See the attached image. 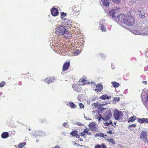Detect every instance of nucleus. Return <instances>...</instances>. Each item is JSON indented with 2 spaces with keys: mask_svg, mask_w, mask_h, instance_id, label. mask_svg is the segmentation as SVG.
I'll return each mask as SVG.
<instances>
[{
  "mask_svg": "<svg viewBox=\"0 0 148 148\" xmlns=\"http://www.w3.org/2000/svg\"><path fill=\"white\" fill-rule=\"evenodd\" d=\"M79 105L80 108H84V105L83 103H79Z\"/></svg>",
  "mask_w": 148,
  "mask_h": 148,
  "instance_id": "nucleus-43",
  "label": "nucleus"
},
{
  "mask_svg": "<svg viewBox=\"0 0 148 148\" xmlns=\"http://www.w3.org/2000/svg\"><path fill=\"white\" fill-rule=\"evenodd\" d=\"M101 27V29L102 30V32H106V28L104 27V26L103 24H102L100 26Z\"/></svg>",
  "mask_w": 148,
  "mask_h": 148,
  "instance_id": "nucleus-30",
  "label": "nucleus"
},
{
  "mask_svg": "<svg viewBox=\"0 0 148 148\" xmlns=\"http://www.w3.org/2000/svg\"><path fill=\"white\" fill-rule=\"evenodd\" d=\"M64 49V45H62V46H59L58 47L56 52L60 55H64L65 54Z\"/></svg>",
  "mask_w": 148,
  "mask_h": 148,
  "instance_id": "nucleus-6",
  "label": "nucleus"
},
{
  "mask_svg": "<svg viewBox=\"0 0 148 148\" xmlns=\"http://www.w3.org/2000/svg\"><path fill=\"white\" fill-rule=\"evenodd\" d=\"M80 84H73L72 85L73 88V89L77 92H79L80 90V89L79 86Z\"/></svg>",
  "mask_w": 148,
  "mask_h": 148,
  "instance_id": "nucleus-16",
  "label": "nucleus"
},
{
  "mask_svg": "<svg viewBox=\"0 0 148 148\" xmlns=\"http://www.w3.org/2000/svg\"><path fill=\"white\" fill-rule=\"evenodd\" d=\"M137 121L138 122H139L140 123H144V118L142 119H140L138 118L137 119Z\"/></svg>",
  "mask_w": 148,
  "mask_h": 148,
  "instance_id": "nucleus-33",
  "label": "nucleus"
},
{
  "mask_svg": "<svg viewBox=\"0 0 148 148\" xmlns=\"http://www.w3.org/2000/svg\"><path fill=\"white\" fill-rule=\"evenodd\" d=\"M114 112V117L116 120H119L122 118L123 114L121 112L117 110H115Z\"/></svg>",
  "mask_w": 148,
  "mask_h": 148,
  "instance_id": "nucleus-5",
  "label": "nucleus"
},
{
  "mask_svg": "<svg viewBox=\"0 0 148 148\" xmlns=\"http://www.w3.org/2000/svg\"><path fill=\"white\" fill-rule=\"evenodd\" d=\"M9 134L8 132H4L1 134V137L3 138H6L9 137Z\"/></svg>",
  "mask_w": 148,
  "mask_h": 148,
  "instance_id": "nucleus-19",
  "label": "nucleus"
},
{
  "mask_svg": "<svg viewBox=\"0 0 148 148\" xmlns=\"http://www.w3.org/2000/svg\"><path fill=\"white\" fill-rule=\"evenodd\" d=\"M107 140L108 142L110 143H111L113 144H115V142L114 140L112 138H108V139H107Z\"/></svg>",
  "mask_w": 148,
  "mask_h": 148,
  "instance_id": "nucleus-28",
  "label": "nucleus"
},
{
  "mask_svg": "<svg viewBox=\"0 0 148 148\" xmlns=\"http://www.w3.org/2000/svg\"><path fill=\"white\" fill-rule=\"evenodd\" d=\"M67 12L68 14H69V15H71L72 14V9L71 8H70L69 10Z\"/></svg>",
  "mask_w": 148,
  "mask_h": 148,
  "instance_id": "nucleus-35",
  "label": "nucleus"
},
{
  "mask_svg": "<svg viewBox=\"0 0 148 148\" xmlns=\"http://www.w3.org/2000/svg\"><path fill=\"white\" fill-rule=\"evenodd\" d=\"M99 98L101 99L105 100L106 99H109V97L106 95H103L99 97Z\"/></svg>",
  "mask_w": 148,
  "mask_h": 148,
  "instance_id": "nucleus-26",
  "label": "nucleus"
},
{
  "mask_svg": "<svg viewBox=\"0 0 148 148\" xmlns=\"http://www.w3.org/2000/svg\"><path fill=\"white\" fill-rule=\"evenodd\" d=\"M82 95L81 94L79 95L77 97V99L78 101H79L80 102H82L83 101V99L82 98Z\"/></svg>",
  "mask_w": 148,
  "mask_h": 148,
  "instance_id": "nucleus-32",
  "label": "nucleus"
},
{
  "mask_svg": "<svg viewBox=\"0 0 148 148\" xmlns=\"http://www.w3.org/2000/svg\"><path fill=\"white\" fill-rule=\"evenodd\" d=\"M80 53V51L79 50H76L75 51L74 54L75 55H77L79 54Z\"/></svg>",
  "mask_w": 148,
  "mask_h": 148,
  "instance_id": "nucleus-40",
  "label": "nucleus"
},
{
  "mask_svg": "<svg viewBox=\"0 0 148 148\" xmlns=\"http://www.w3.org/2000/svg\"><path fill=\"white\" fill-rule=\"evenodd\" d=\"M25 77H26L27 78V77H28V78H29V77H31L30 76V74L29 73H28L27 74H25Z\"/></svg>",
  "mask_w": 148,
  "mask_h": 148,
  "instance_id": "nucleus-45",
  "label": "nucleus"
},
{
  "mask_svg": "<svg viewBox=\"0 0 148 148\" xmlns=\"http://www.w3.org/2000/svg\"><path fill=\"white\" fill-rule=\"evenodd\" d=\"M140 138L144 142L147 143V132L146 131H143L141 132Z\"/></svg>",
  "mask_w": 148,
  "mask_h": 148,
  "instance_id": "nucleus-8",
  "label": "nucleus"
},
{
  "mask_svg": "<svg viewBox=\"0 0 148 148\" xmlns=\"http://www.w3.org/2000/svg\"><path fill=\"white\" fill-rule=\"evenodd\" d=\"M113 87L114 88H117L120 85L119 84L116 82H111Z\"/></svg>",
  "mask_w": 148,
  "mask_h": 148,
  "instance_id": "nucleus-21",
  "label": "nucleus"
},
{
  "mask_svg": "<svg viewBox=\"0 0 148 148\" xmlns=\"http://www.w3.org/2000/svg\"><path fill=\"white\" fill-rule=\"evenodd\" d=\"M142 82L144 84H146L147 83L146 81H143Z\"/></svg>",
  "mask_w": 148,
  "mask_h": 148,
  "instance_id": "nucleus-58",
  "label": "nucleus"
},
{
  "mask_svg": "<svg viewBox=\"0 0 148 148\" xmlns=\"http://www.w3.org/2000/svg\"><path fill=\"white\" fill-rule=\"evenodd\" d=\"M38 134L39 136L41 137H43L45 136V132L42 131H39L38 132Z\"/></svg>",
  "mask_w": 148,
  "mask_h": 148,
  "instance_id": "nucleus-29",
  "label": "nucleus"
},
{
  "mask_svg": "<svg viewBox=\"0 0 148 148\" xmlns=\"http://www.w3.org/2000/svg\"><path fill=\"white\" fill-rule=\"evenodd\" d=\"M103 5L105 6H108L110 3L108 0H101Z\"/></svg>",
  "mask_w": 148,
  "mask_h": 148,
  "instance_id": "nucleus-20",
  "label": "nucleus"
},
{
  "mask_svg": "<svg viewBox=\"0 0 148 148\" xmlns=\"http://www.w3.org/2000/svg\"><path fill=\"white\" fill-rule=\"evenodd\" d=\"M136 116H134V115L133 116L129 119L128 122L129 123H130V122H133L136 120Z\"/></svg>",
  "mask_w": 148,
  "mask_h": 148,
  "instance_id": "nucleus-22",
  "label": "nucleus"
},
{
  "mask_svg": "<svg viewBox=\"0 0 148 148\" xmlns=\"http://www.w3.org/2000/svg\"><path fill=\"white\" fill-rule=\"evenodd\" d=\"M108 132L110 134H112V131L111 130H109Z\"/></svg>",
  "mask_w": 148,
  "mask_h": 148,
  "instance_id": "nucleus-61",
  "label": "nucleus"
},
{
  "mask_svg": "<svg viewBox=\"0 0 148 148\" xmlns=\"http://www.w3.org/2000/svg\"><path fill=\"white\" fill-rule=\"evenodd\" d=\"M136 126V124H132L130 125L128 127L130 128L131 127H135Z\"/></svg>",
  "mask_w": 148,
  "mask_h": 148,
  "instance_id": "nucleus-42",
  "label": "nucleus"
},
{
  "mask_svg": "<svg viewBox=\"0 0 148 148\" xmlns=\"http://www.w3.org/2000/svg\"><path fill=\"white\" fill-rule=\"evenodd\" d=\"M80 135L82 136H83L85 134V133H84V132H83L81 133H80Z\"/></svg>",
  "mask_w": 148,
  "mask_h": 148,
  "instance_id": "nucleus-54",
  "label": "nucleus"
},
{
  "mask_svg": "<svg viewBox=\"0 0 148 148\" xmlns=\"http://www.w3.org/2000/svg\"><path fill=\"white\" fill-rule=\"evenodd\" d=\"M89 126L90 129L93 131H96L97 129V125L93 122L90 123Z\"/></svg>",
  "mask_w": 148,
  "mask_h": 148,
  "instance_id": "nucleus-9",
  "label": "nucleus"
},
{
  "mask_svg": "<svg viewBox=\"0 0 148 148\" xmlns=\"http://www.w3.org/2000/svg\"><path fill=\"white\" fill-rule=\"evenodd\" d=\"M145 55L147 57H148V51L146 52Z\"/></svg>",
  "mask_w": 148,
  "mask_h": 148,
  "instance_id": "nucleus-59",
  "label": "nucleus"
},
{
  "mask_svg": "<svg viewBox=\"0 0 148 148\" xmlns=\"http://www.w3.org/2000/svg\"><path fill=\"white\" fill-rule=\"evenodd\" d=\"M84 118L85 119H86V120H91V119L90 118H88L87 117L85 116L84 115Z\"/></svg>",
  "mask_w": 148,
  "mask_h": 148,
  "instance_id": "nucleus-47",
  "label": "nucleus"
},
{
  "mask_svg": "<svg viewBox=\"0 0 148 148\" xmlns=\"http://www.w3.org/2000/svg\"><path fill=\"white\" fill-rule=\"evenodd\" d=\"M111 117V112L110 111H106L104 116L103 120L104 121H107Z\"/></svg>",
  "mask_w": 148,
  "mask_h": 148,
  "instance_id": "nucleus-7",
  "label": "nucleus"
},
{
  "mask_svg": "<svg viewBox=\"0 0 148 148\" xmlns=\"http://www.w3.org/2000/svg\"><path fill=\"white\" fill-rule=\"evenodd\" d=\"M45 120L44 119H41L40 121V122L41 123H43L45 122Z\"/></svg>",
  "mask_w": 148,
  "mask_h": 148,
  "instance_id": "nucleus-57",
  "label": "nucleus"
},
{
  "mask_svg": "<svg viewBox=\"0 0 148 148\" xmlns=\"http://www.w3.org/2000/svg\"><path fill=\"white\" fill-rule=\"evenodd\" d=\"M95 148H101V145H98L96 146Z\"/></svg>",
  "mask_w": 148,
  "mask_h": 148,
  "instance_id": "nucleus-50",
  "label": "nucleus"
},
{
  "mask_svg": "<svg viewBox=\"0 0 148 148\" xmlns=\"http://www.w3.org/2000/svg\"><path fill=\"white\" fill-rule=\"evenodd\" d=\"M132 26L130 27V28H127L125 27H124V28H128L129 30L134 34L137 35H147L148 32H141L140 30V27L139 26L138 24L137 23L136 24H134L132 25Z\"/></svg>",
  "mask_w": 148,
  "mask_h": 148,
  "instance_id": "nucleus-2",
  "label": "nucleus"
},
{
  "mask_svg": "<svg viewBox=\"0 0 148 148\" xmlns=\"http://www.w3.org/2000/svg\"><path fill=\"white\" fill-rule=\"evenodd\" d=\"M51 14L53 16H56L59 14L58 9L55 8H53L51 10Z\"/></svg>",
  "mask_w": 148,
  "mask_h": 148,
  "instance_id": "nucleus-10",
  "label": "nucleus"
},
{
  "mask_svg": "<svg viewBox=\"0 0 148 148\" xmlns=\"http://www.w3.org/2000/svg\"><path fill=\"white\" fill-rule=\"evenodd\" d=\"M141 27H140V29H143L146 28L148 27V20L145 21L141 23Z\"/></svg>",
  "mask_w": 148,
  "mask_h": 148,
  "instance_id": "nucleus-11",
  "label": "nucleus"
},
{
  "mask_svg": "<svg viewBox=\"0 0 148 148\" xmlns=\"http://www.w3.org/2000/svg\"><path fill=\"white\" fill-rule=\"evenodd\" d=\"M118 19L120 22L123 23L125 25L129 26L134 24L135 20L131 16H125L124 15L120 14L117 17Z\"/></svg>",
  "mask_w": 148,
  "mask_h": 148,
  "instance_id": "nucleus-1",
  "label": "nucleus"
},
{
  "mask_svg": "<svg viewBox=\"0 0 148 148\" xmlns=\"http://www.w3.org/2000/svg\"><path fill=\"white\" fill-rule=\"evenodd\" d=\"M70 134L73 136H75L77 138H79V136L78 134V132L77 131H72L71 133Z\"/></svg>",
  "mask_w": 148,
  "mask_h": 148,
  "instance_id": "nucleus-17",
  "label": "nucleus"
},
{
  "mask_svg": "<svg viewBox=\"0 0 148 148\" xmlns=\"http://www.w3.org/2000/svg\"><path fill=\"white\" fill-rule=\"evenodd\" d=\"M79 82H81L82 83L81 84H79L81 85H84L87 84V83L86 81L84 79H80Z\"/></svg>",
  "mask_w": 148,
  "mask_h": 148,
  "instance_id": "nucleus-27",
  "label": "nucleus"
},
{
  "mask_svg": "<svg viewBox=\"0 0 148 148\" xmlns=\"http://www.w3.org/2000/svg\"><path fill=\"white\" fill-rule=\"evenodd\" d=\"M63 125L65 127V123H64L63 124Z\"/></svg>",
  "mask_w": 148,
  "mask_h": 148,
  "instance_id": "nucleus-64",
  "label": "nucleus"
},
{
  "mask_svg": "<svg viewBox=\"0 0 148 148\" xmlns=\"http://www.w3.org/2000/svg\"><path fill=\"white\" fill-rule=\"evenodd\" d=\"M55 80L54 77H52L49 78H47L45 79V82L48 83L50 84L53 82Z\"/></svg>",
  "mask_w": 148,
  "mask_h": 148,
  "instance_id": "nucleus-13",
  "label": "nucleus"
},
{
  "mask_svg": "<svg viewBox=\"0 0 148 148\" xmlns=\"http://www.w3.org/2000/svg\"><path fill=\"white\" fill-rule=\"evenodd\" d=\"M112 124V121L111 120H110L109 122H106L103 124V126L105 128H106V126H109L110 125Z\"/></svg>",
  "mask_w": 148,
  "mask_h": 148,
  "instance_id": "nucleus-25",
  "label": "nucleus"
},
{
  "mask_svg": "<svg viewBox=\"0 0 148 148\" xmlns=\"http://www.w3.org/2000/svg\"><path fill=\"white\" fill-rule=\"evenodd\" d=\"M144 123H148V119H145V118H144Z\"/></svg>",
  "mask_w": 148,
  "mask_h": 148,
  "instance_id": "nucleus-48",
  "label": "nucleus"
},
{
  "mask_svg": "<svg viewBox=\"0 0 148 148\" xmlns=\"http://www.w3.org/2000/svg\"><path fill=\"white\" fill-rule=\"evenodd\" d=\"M63 71L61 73L62 74H64V71H65V63H64L63 66L62 68Z\"/></svg>",
  "mask_w": 148,
  "mask_h": 148,
  "instance_id": "nucleus-39",
  "label": "nucleus"
},
{
  "mask_svg": "<svg viewBox=\"0 0 148 148\" xmlns=\"http://www.w3.org/2000/svg\"><path fill=\"white\" fill-rule=\"evenodd\" d=\"M97 119L98 120V121L99 122H100L101 121V119H103V117H98V116H96V117Z\"/></svg>",
  "mask_w": 148,
  "mask_h": 148,
  "instance_id": "nucleus-38",
  "label": "nucleus"
},
{
  "mask_svg": "<svg viewBox=\"0 0 148 148\" xmlns=\"http://www.w3.org/2000/svg\"><path fill=\"white\" fill-rule=\"evenodd\" d=\"M101 147L102 148H106V146L103 143L101 144Z\"/></svg>",
  "mask_w": 148,
  "mask_h": 148,
  "instance_id": "nucleus-46",
  "label": "nucleus"
},
{
  "mask_svg": "<svg viewBox=\"0 0 148 148\" xmlns=\"http://www.w3.org/2000/svg\"><path fill=\"white\" fill-rule=\"evenodd\" d=\"M87 134L88 135H90L91 134V133L88 132L87 133Z\"/></svg>",
  "mask_w": 148,
  "mask_h": 148,
  "instance_id": "nucleus-63",
  "label": "nucleus"
},
{
  "mask_svg": "<svg viewBox=\"0 0 148 148\" xmlns=\"http://www.w3.org/2000/svg\"><path fill=\"white\" fill-rule=\"evenodd\" d=\"M69 106L71 108L75 109L76 108V105L73 103V102H69Z\"/></svg>",
  "mask_w": 148,
  "mask_h": 148,
  "instance_id": "nucleus-23",
  "label": "nucleus"
},
{
  "mask_svg": "<svg viewBox=\"0 0 148 148\" xmlns=\"http://www.w3.org/2000/svg\"><path fill=\"white\" fill-rule=\"evenodd\" d=\"M101 56L102 59H104L106 57V56L104 54H101Z\"/></svg>",
  "mask_w": 148,
  "mask_h": 148,
  "instance_id": "nucleus-49",
  "label": "nucleus"
},
{
  "mask_svg": "<svg viewBox=\"0 0 148 148\" xmlns=\"http://www.w3.org/2000/svg\"><path fill=\"white\" fill-rule=\"evenodd\" d=\"M88 130H87L86 129H85L84 130V133H87V132H88Z\"/></svg>",
  "mask_w": 148,
  "mask_h": 148,
  "instance_id": "nucleus-55",
  "label": "nucleus"
},
{
  "mask_svg": "<svg viewBox=\"0 0 148 148\" xmlns=\"http://www.w3.org/2000/svg\"><path fill=\"white\" fill-rule=\"evenodd\" d=\"M52 148H60V147L58 146H56L55 147H52Z\"/></svg>",
  "mask_w": 148,
  "mask_h": 148,
  "instance_id": "nucleus-62",
  "label": "nucleus"
},
{
  "mask_svg": "<svg viewBox=\"0 0 148 148\" xmlns=\"http://www.w3.org/2000/svg\"><path fill=\"white\" fill-rule=\"evenodd\" d=\"M140 13H141V12L140 11L138 10V12L137 13V14H138L139 15V16L140 17H142L143 16H144V15L140 14Z\"/></svg>",
  "mask_w": 148,
  "mask_h": 148,
  "instance_id": "nucleus-41",
  "label": "nucleus"
},
{
  "mask_svg": "<svg viewBox=\"0 0 148 148\" xmlns=\"http://www.w3.org/2000/svg\"><path fill=\"white\" fill-rule=\"evenodd\" d=\"M105 22V21L103 19L101 20L99 22V24L100 25H101L102 24L103 25L104 23Z\"/></svg>",
  "mask_w": 148,
  "mask_h": 148,
  "instance_id": "nucleus-37",
  "label": "nucleus"
},
{
  "mask_svg": "<svg viewBox=\"0 0 148 148\" xmlns=\"http://www.w3.org/2000/svg\"><path fill=\"white\" fill-rule=\"evenodd\" d=\"M62 22L61 25H60L56 28L55 29L56 34L58 36L63 35L65 33V26L62 24Z\"/></svg>",
  "mask_w": 148,
  "mask_h": 148,
  "instance_id": "nucleus-3",
  "label": "nucleus"
},
{
  "mask_svg": "<svg viewBox=\"0 0 148 148\" xmlns=\"http://www.w3.org/2000/svg\"><path fill=\"white\" fill-rule=\"evenodd\" d=\"M91 84L94 86H95L96 85L95 83L94 82H92Z\"/></svg>",
  "mask_w": 148,
  "mask_h": 148,
  "instance_id": "nucleus-60",
  "label": "nucleus"
},
{
  "mask_svg": "<svg viewBox=\"0 0 148 148\" xmlns=\"http://www.w3.org/2000/svg\"><path fill=\"white\" fill-rule=\"evenodd\" d=\"M65 16V13L64 12H62L61 14V18L63 20L64 19V17Z\"/></svg>",
  "mask_w": 148,
  "mask_h": 148,
  "instance_id": "nucleus-36",
  "label": "nucleus"
},
{
  "mask_svg": "<svg viewBox=\"0 0 148 148\" xmlns=\"http://www.w3.org/2000/svg\"><path fill=\"white\" fill-rule=\"evenodd\" d=\"M120 100V98L119 97H116L114 98V100L115 101L117 102L119 101Z\"/></svg>",
  "mask_w": 148,
  "mask_h": 148,
  "instance_id": "nucleus-44",
  "label": "nucleus"
},
{
  "mask_svg": "<svg viewBox=\"0 0 148 148\" xmlns=\"http://www.w3.org/2000/svg\"><path fill=\"white\" fill-rule=\"evenodd\" d=\"M71 21L65 19V27L67 29L70 28L72 26Z\"/></svg>",
  "mask_w": 148,
  "mask_h": 148,
  "instance_id": "nucleus-14",
  "label": "nucleus"
},
{
  "mask_svg": "<svg viewBox=\"0 0 148 148\" xmlns=\"http://www.w3.org/2000/svg\"><path fill=\"white\" fill-rule=\"evenodd\" d=\"M103 86L101 84H98L96 87L95 90L96 92H100L103 89Z\"/></svg>",
  "mask_w": 148,
  "mask_h": 148,
  "instance_id": "nucleus-12",
  "label": "nucleus"
},
{
  "mask_svg": "<svg viewBox=\"0 0 148 148\" xmlns=\"http://www.w3.org/2000/svg\"><path fill=\"white\" fill-rule=\"evenodd\" d=\"M5 84L4 81H3L0 83V87H3Z\"/></svg>",
  "mask_w": 148,
  "mask_h": 148,
  "instance_id": "nucleus-34",
  "label": "nucleus"
},
{
  "mask_svg": "<svg viewBox=\"0 0 148 148\" xmlns=\"http://www.w3.org/2000/svg\"><path fill=\"white\" fill-rule=\"evenodd\" d=\"M115 3H118L120 2V0H112Z\"/></svg>",
  "mask_w": 148,
  "mask_h": 148,
  "instance_id": "nucleus-52",
  "label": "nucleus"
},
{
  "mask_svg": "<svg viewBox=\"0 0 148 148\" xmlns=\"http://www.w3.org/2000/svg\"><path fill=\"white\" fill-rule=\"evenodd\" d=\"M118 10L116 9H112L109 11L108 14L111 17L114 21H116L118 19L116 16L117 15Z\"/></svg>",
  "mask_w": 148,
  "mask_h": 148,
  "instance_id": "nucleus-4",
  "label": "nucleus"
},
{
  "mask_svg": "<svg viewBox=\"0 0 148 148\" xmlns=\"http://www.w3.org/2000/svg\"><path fill=\"white\" fill-rule=\"evenodd\" d=\"M70 64L69 62H65V71L68 69L70 66Z\"/></svg>",
  "mask_w": 148,
  "mask_h": 148,
  "instance_id": "nucleus-31",
  "label": "nucleus"
},
{
  "mask_svg": "<svg viewBox=\"0 0 148 148\" xmlns=\"http://www.w3.org/2000/svg\"><path fill=\"white\" fill-rule=\"evenodd\" d=\"M93 105L97 108H100L101 107L104 106L105 104L99 103H94Z\"/></svg>",
  "mask_w": 148,
  "mask_h": 148,
  "instance_id": "nucleus-18",
  "label": "nucleus"
},
{
  "mask_svg": "<svg viewBox=\"0 0 148 148\" xmlns=\"http://www.w3.org/2000/svg\"><path fill=\"white\" fill-rule=\"evenodd\" d=\"M77 124L79 126H82L83 125L82 123H77Z\"/></svg>",
  "mask_w": 148,
  "mask_h": 148,
  "instance_id": "nucleus-56",
  "label": "nucleus"
},
{
  "mask_svg": "<svg viewBox=\"0 0 148 148\" xmlns=\"http://www.w3.org/2000/svg\"><path fill=\"white\" fill-rule=\"evenodd\" d=\"M26 143L25 142H22L19 143L18 146V148H22L23 147L26 145Z\"/></svg>",
  "mask_w": 148,
  "mask_h": 148,
  "instance_id": "nucleus-24",
  "label": "nucleus"
},
{
  "mask_svg": "<svg viewBox=\"0 0 148 148\" xmlns=\"http://www.w3.org/2000/svg\"><path fill=\"white\" fill-rule=\"evenodd\" d=\"M111 69H115V67L114 66V65L112 63L111 64Z\"/></svg>",
  "mask_w": 148,
  "mask_h": 148,
  "instance_id": "nucleus-51",
  "label": "nucleus"
},
{
  "mask_svg": "<svg viewBox=\"0 0 148 148\" xmlns=\"http://www.w3.org/2000/svg\"><path fill=\"white\" fill-rule=\"evenodd\" d=\"M71 33L69 32V30L65 29V38L66 39H69L71 37Z\"/></svg>",
  "mask_w": 148,
  "mask_h": 148,
  "instance_id": "nucleus-15",
  "label": "nucleus"
},
{
  "mask_svg": "<svg viewBox=\"0 0 148 148\" xmlns=\"http://www.w3.org/2000/svg\"><path fill=\"white\" fill-rule=\"evenodd\" d=\"M99 136L101 137H104V134L103 133H101L99 134Z\"/></svg>",
  "mask_w": 148,
  "mask_h": 148,
  "instance_id": "nucleus-53",
  "label": "nucleus"
}]
</instances>
